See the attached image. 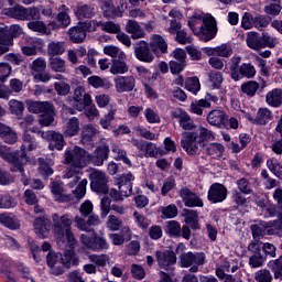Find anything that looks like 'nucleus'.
<instances>
[{
	"instance_id": "2",
	"label": "nucleus",
	"mask_w": 282,
	"mask_h": 282,
	"mask_svg": "<svg viewBox=\"0 0 282 282\" xmlns=\"http://www.w3.org/2000/svg\"><path fill=\"white\" fill-rule=\"evenodd\" d=\"M182 135L181 147L187 155H199L206 142L215 140V132L204 127L198 128L197 131H185Z\"/></svg>"
},
{
	"instance_id": "22",
	"label": "nucleus",
	"mask_w": 282,
	"mask_h": 282,
	"mask_svg": "<svg viewBox=\"0 0 282 282\" xmlns=\"http://www.w3.org/2000/svg\"><path fill=\"white\" fill-rule=\"evenodd\" d=\"M50 218L46 216L37 217L34 219L33 226L40 239H45L50 235Z\"/></svg>"
},
{
	"instance_id": "47",
	"label": "nucleus",
	"mask_w": 282,
	"mask_h": 282,
	"mask_svg": "<svg viewBox=\"0 0 282 282\" xmlns=\"http://www.w3.org/2000/svg\"><path fill=\"white\" fill-rule=\"evenodd\" d=\"M89 261L96 265V268H105L110 261V258L108 254H90L88 257Z\"/></svg>"
},
{
	"instance_id": "7",
	"label": "nucleus",
	"mask_w": 282,
	"mask_h": 282,
	"mask_svg": "<svg viewBox=\"0 0 282 282\" xmlns=\"http://www.w3.org/2000/svg\"><path fill=\"white\" fill-rule=\"evenodd\" d=\"M206 256L204 253L186 252L180 257V263L182 268H189V272H199V265H204Z\"/></svg>"
},
{
	"instance_id": "60",
	"label": "nucleus",
	"mask_w": 282,
	"mask_h": 282,
	"mask_svg": "<svg viewBox=\"0 0 282 282\" xmlns=\"http://www.w3.org/2000/svg\"><path fill=\"white\" fill-rule=\"evenodd\" d=\"M54 89L57 96H67L72 91V86L65 82H55Z\"/></svg>"
},
{
	"instance_id": "44",
	"label": "nucleus",
	"mask_w": 282,
	"mask_h": 282,
	"mask_svg": "<svg viewBox=\"0 0 282 282\" xmlns=\"http://www.w3.org/2000/svg\"><path fill=\"white\" fill-rule=\"evenodd\" d=\"M202 108L210 109V102L208 100L199 99L198 101L191 104L189 111L196 113V116H203L204 110Z\"/></svg>"
},
{
	"instance_id": "58",
	"label": "nucleus",
	"mask_w": 282,
	"mask_h": 282,
	"mask_svg": "<svg viewBox=\"0 0 282 282\" xmlns=\"http://www.w3.org/2000/svg\"><path fill=\"white\" fill-rule=\"evenodd\" d=\"M238 191L243 193V195H252V186H250V181L248 178L242 177L236 182Z\"/></svg>"
},
{
	"instance_id": "45",
	"label": "nucleus",
	"mask_w": 282,
	"mask_h": 282,
	"mask_svg": "<svg viewBox=\"0 0 282 282\" xmlns=\"http://www.w3.org/2000/svg\"><path fill=\"white\" fill-rule=\"evenodd\" d=\"M185 89H187V91H191V94H194V96H197V93L202 89V84L199 83V78L188 77L185 80Z\"/></svg>"
},
{
	"instance_id": "12",
	"label": "nucleus",
	"mask_w": 282,
	"mask_h": 282,
	"mask_svg": "<svg viewBox=\"0 0 282 282\" xmlns=\"http://www.w3.org/2000/svg\"><path fill=\"white\" fill-rule=\"evenodd\" d=\"M41 137L44 140L48 141V149L51 151H63V149L65 148V137H63V134L61 132H56V131H46V132H42Z\"/></svg>"
},
{
	"instance_id": "36",
	"label": "nucleus",
	"mask_w": 282,
	"mask_h": 282,
	"mask_svg": "<svg viewBox=\"0 0 282 282\" xmlns=\"http://www.w3.org/2000/svg\"><path fill=\"white\" fill-rule=\"evenodd\" d=\"M59 12L57 14V21L61 25V28H69L72 25V18L69 17V9L65 6L62 4L59 7Z\"/></svg>"
},
{
	"instance_id": "11",
	"label": "nucleus",
	"mask_w": 282,
	"mask_h": 282,
	"mask_svg": "<svg viewBox=\"0 0 282 282\" xmlns=\"http://www.w3.org/2000/svg\"><path fill=\"white\" fill-rule=\"evenodd\" d=\"M228 197V188L226 185L221 183H214L210 185L208 193H207V199L212 204H221V202H226V198Z\"/></svg>"
},
{
	"instance_id": "52",
	"label": "nucleus",
	"mask_w": 282,
	"mask_h": 282,
	"mask_svg": "<svg viewBox=\"0 0 282 282\" xmlns=\"http://www.w3.org/2000/svg\"><path fill=\"white\" fill-rule=\"evenodd\" d=\"M224 151H226V148L220 143H210L207 147L208 155L214 159L221 158V155H224Z\"/></svg>"
},
{
	"instance_id": "43",
	"label": "nucleus",
	"mask_w": 282,
	"mask_h": 282,
	"mask_svg": "<svg viewBox=\"0 0 282 282\" xmlns=\"http://www.w3.org/2000/svg\"><path fill=\"white\" fill-rule=\"evenodd\" d=\"M238 73L240 78H254L257 76V69L252 66V64H241L238 68Z\"/></svg>"
},
{
	"instance_id": "15",
	"label": "nucleus",
	"mask_w": 282,
	"mask_h": 282,
	"mask_svg": "<svg viewBox=\"0 0 282 282\" xmlns=\"http://www.w3.org/2000/svg\"><path fill=\"white\" fill-rule=\"evenodd\" d=\"M245 118L249 120L251 124L265 126L272 120V111L268 108H260L256 117H252L250 113H245Z\"/></svg>"
},
{
	"instance_id": "13",
	"label": "nucleus",
	"mask_w": 282,
	"mask_h": 282,
	"mask_svg": "<svg viewBox=\"0 0 282 282\" xmlns=\"http://www.w3.org/2000/svg\"><path fill=\"white\" fill-rule=\"evenodd\" d=\"M180 197L187 208H204V200L187 187L181 188Z\"/></svg>"
},
{
	"instance_id": "55",
	"label": "nucleus",
	"mask_w": 282,
	"mask_h": 282,
	"mask_svg": "<svg viewBox=\"0 0 282 282\" xmlns=\"http://www.w3.org/2000/svg\"><path fill=\"white\" fill-rule=\"evenodd\" d=\"M10 14L13 19L26 21L28 8L23 6H15L14 8L10 9Z\"/></svg>"
},
{
	"instance_id": "54",
	"label": "nucleus",
	"mask_w": 282,
	"mask_h": 282,
	"mask_svg": "<svg viewBox=\"0 0 282 282\" xmlns=\"http://www.w3.org/2000/svg\"><path fill=\"white\" fill-rule=\"evenodd\" d=\"M29 30L32 32H39L40 34H52V32L47 31V25L43 21H32L28 23Z\"/></svg>"
},
{
	"instance_id": "17",
	"label": "nucleus",
	"mask_w": 282,
	"mask_h": 282,
	"mask_svg": "<svg viewBox=\"0 0 282 282\" xmlns=\"http://www.w3.org/2000/svg\"><path fill=\"white\" fill-rule=\"evenodd\" d=\"M151 52L149 44L144 41L139 42L134 47V56L142 63H153L154 56Z\"/></svg>"
},
{
	"instance_id": "41",
	"label": "nucleus",
	"mask_w": 282,
	"mask_h": 282,
	"mask_svg": "<svg viewBox=\"0 0 282 282\" xmlns=\"http://www.w3.org/2000/svg\"><path fill=\"white\" fill-rule=\"evenodd\" d=\"M111 151L116 155L115 160L123 162V164H127V166H131V160L127 158V151L120 148V145L113 143L111 145Z\"/></svg>"
},
{
	"instance_id": "34",
	"label": "nucleus",
	"mask_w": 282,
	"mask_h": 282,
	"mask_svg": "<svg viewBox=\"0 0 282 282\" xmlns=\"http://www.w3.org/2000/svg\"><path fill=\"white\" fill-rule=\"evenodd\" d=\"M87 84L94 89H110L111 83L105 78H101L98 75H93L87 78Z\"/></svg>"
},
{
	"instance_id": "30",
	"label": "nucleus",
	"mask_w": 282,
	"mask_h": 282,
	"mask_svg": "<svg viewBox=\"0 0 282 282\" xmlns=\"http://www.w3.org/2000/svg\"><path fill=\"white\" fill-rule=\"evenodd\" d=\"M104 54H106V56H110L112 61H118L119 58L120 61H127V54L124 51H121V48L116 45L110 44L104 46Z\"/></svg>"
},
{
	"instance_id": "4",
	"label": "nucleus",
	"mask_w": 282,
	"mask_h": 282,
	"mask_svg": "<svg viewBox=\"0 0 282 282\" xmlns=\"http://www.w3.org/2000/svg\"><path fill=\"white\" fill-rule=\"evenodd\" d=\"M72 215L69 214H64L62 216L58 214L52 215V228L56 242L61 246L67 241L69 248L74 250L76 248V237L72 231Z\"/></svg>"
},
{
	"instance_id": "19",
	"label": "nucleus",
	"mask_w": 282,
	"mask_h": 282,
	"mask_svg": "<svg viewBox=\"0 0 282 282\" xmlns=\"http://www.w3.org/2000/svg\"><path fill=\"white\" fill-rule=\"evenodd\" d=\"M158 264L163 269L167 270L170 265L176 263L177 257H175V252L171 250L156 251L155 253Z\"/></svg>"
},
{
	"instance_id": "40",
	"label": "nucleus",
	"mask_w": 282,
	"mask_h": 282,
	"mask_svg": "<svg viewBox=\"0 0 282 282\" xmlns=\"http://www.w3.org/2000/svg\"><path fill=\"white\" fill-rule=\"evenodd\" d=\"M50 68L52 72H57L59 74H65L67 67L65 66V59L61 57H51L48 61Z\"/></svg>"
},
{
	"instance_id": "57",
	"label": "nucleus",
	"mask_w": 282,
	"mask_h": 282,
	"mask_svg": "<svg viewBox=\"0 0 282 282\" xmlns=\"http://www.w3.org/2000/svg\"><path fill=\"white\" fill-rule=\"evenodd\" d=\"M62 261L65 264V268H72V265H78V259H76V253H74V250L66 251L64 256H62Z\"/></svg>"
},
{
	"instance_id": "28",
	"label": "nucleus",
	"mask_w": 282,
	"mask_h": 282,
	"mask_svg": "<svg viewBox=\"0 0 282 282\" xmlns=\"http://www.w3.org/2000/svg\"><path fill=\"white\" fill-rule=\"evenodd\" d=\"M126 32L128 34H131V39H144V29L140 26V23H138L134 20H128L126 23Z\"/></svg>"
},
{
	"instance_id": "62",
	"label": "nucleus",
	"mask_w": 282,
	"mask_h": 282,
	"mask_svg": "<svg viewBox=\"0 0 282 282\" xmlns=\"http://www.w3.org/2000/svg\"><path fill=\"white\" fill-rule=\"evenodd\" d=\"M254 280L257 282H272V273L268 269H261L254 273Z\"/></svg>"
},
{
	"instance_id": "56",
	"label": "nucleus",
	"mask_w": 282,
	"mask_h": 282,
	"mask_svg": "<svg viewBox=\"0 0 282 282\" xmlns=\"http://www.w3.org/2000/svg\"><path fill=\"white\" fill-rule=\"evenodd\" d=\"M135 181V176H133V174L131 172H127L121 174L116 183L117 185L120 186H133V182Z\"/></svg>"
},
{
	"instance_id": "49",
	"label": "nucleus",
	"mask_w": 282,
	"mask_h": 282,
	"mask_svg": "<svg viewBox=\"0 0 282 282\" xmlns=\"http://www.w3.org/2000/svg\"><path fill=\"white\" fill-rule=\"evenodd\" d=\"M239 63H241V58L239 56L231 57L229 62L232 80H241V75H239Z\"/></svg>"
},
{
	"instance_id": "29",
	"label": "nucleus",
	"mask_w": 282,
	"mask_h": 282,
	"mask_svg": "<svg viewBox=\"0 0 282 282\" xmlns=\"http://www.w3.org/2000/svg\"><path fill=\"white\" fill-rule=\"evenodd\" d=\"M98 129L94 126H86L82 131V144L84 147H94V138H96Z\"/></svg>"
},
{
	"instance_id": "51",
	"label": "nucleus",
	"mask_w": 282,
	"mask_h": 282,
	"mask_svg": "<svg viewBox=\"0 0 282 282\" xmlns=\"http://www.w3.org/2000/svg\"><path fill=\"white\" fill-rule=\"evenodd\" d=\"M267 166L273 175L282 180V164L275 158H271L267 161Z\"/></svg>"
},
{
	"instance_id": "3",
	"label": "nucleus",
	"mask_w": 282,
	"mask_h": 282,
	"mask_svg": "<svg viewBox=\"0 0 282 282\" xmlns=\"http://www.w3.org/2000/svg\"><path fill=\"white\" fill-rule=\"evenodd\" d=\"M188 28L195 36H198L204 43L213 41L217 36V20L212 14H193L187 21Z\"/></svg>"
},
{
	"instance_id": "26",
	"label": "nucleus",
	"mask_w": 282,
	"mask_h": 282,
	"mask_svg": "<svg viewBox=\"0 0 282 282\" xmlns=\"http://www.w3.org/2000/svg\"><path fill=\"white\" fill-rule=\"evenodd\" d=\"M68 39L72 43H83L87 39V33L83 28V24L78 23L76 26L70 28L67 31Z\"/></svg>"
},
{
	"instance_id": "18",
	"label": "nucleus",
	"mask_w": 282,
	"mask_h": 282,
	"mask_svg": "<svg viewBox=\"0 0 282 282\" xmlns=\"http://www.w3.org/2000/svg\"><path fill=\"white\" fill-rule=\"evenodd\" d=\"M149 47L153 54L160 56V54H166L169 51V44H166V40L162 37V35L154 34L150 39Z\"/></svg>"
},
{
	"instance_id": "59",
	"label": "nucleus",
	"mask_w": 282,
	"mask_h": 282,
	"mask_svg": "<svg viewBox=\"0 0 282 282\" xmlns=\"http://www.w3.org/2000/svg\"><path fill=\"white\" fill-rule=\"evenodd\" d=\"M133 131L140 138L144 140H155V133L151 132L149 129L144 128L143 126H137L133 128Z\"/></svg>"
},
{
	"instance_id": "8",
	"label": "nucleus",
	"mask_w": 282,
	"mask_h": 282,
	"mask_svg": "<svg viewBox=\"0 0 282 282\" xmlns=\"http://www.w3.org/2000/svg\"><path fill=\"white\" fill-rule=\"evenodd\" d=\"M79 241L85 246V248H88V250H93L94 252H100V250H109V242H107V239L100 236L89 237L85 234H82Z\"/></svg>"
},
{
	"instance_id": "33",
	"label": "nucleus",
	"mask_w": 282,
	"mask_h": 282,
	"mask_svg": "<svg viewBox=\"0 0 282 282\" xmlns=\"http://www.w3.org/2000/svg\"><path fill=\"white\" fill-rule=\"evenodd\" d=\"M183 216L185 218L186 224L191 226L194 230L199 228V214L195 209H184Z\"/></svg>"
},
{
	"instance_id": "61",
	"label": "nucleus",
	"mask_w": 282,
	"mask_h": 282,
	"mask_svg": "<svg viewBox=\"0 0 282 282\" xmlns=\"http://www.w3.org/2000/svg\"><path fill=\"white\" fill-rule=\"evenodd\" d=\"M116 109L109 110L108 113L100 119V127H102L104 129H109V127H111V122H113V120L116 119Z\"/></svg>"
},
{
	"instance_id": "63",
	"label": "nucleus",
	"mask_w": 282,
	"mask_h": 282,
	"mask_svg": "<svg viewBox=\"0 0 282 282\" xmlns=\"http://www.w3.org/2000/svg\"><path fill=\"white\" fill-rule=\"evenodd\" d=\"M209 83L215 89H219L224 83V75L220 72H210L209 73Z\"/></svg>"
},
{
	"instance_id": "38",
	"label": "nucleus",
	"mask_w": 282,
	"mask_h": 282,
	"mask_svg": "<svg viewBox=\"0 0 282 282\" xmlns=\"http://www.w3.org/2000/svg\"><path fill=\"white\" fill-rule=\"evenodd\" d=\"M0 138L7 144H14V142H17V140H19V137L17 135V132H14V130H12L8 126H4V128L1 129Z\"/></svg>"
},
{
	"instance_id": "50",
	"label": "nucleus",
	"mask_w": 282,
	"mask_h": 282,
	"mask_svg": "<svg viewBox=\"0 0 282 282\" xmlns=\"http://www.w3.org/2000/svg\"><path fill=\"white\" fill-rule=\"evenodd\" d=\"M275 131L280 133V139L271 145V149L276 155H282V115L280 117V120L278 121Z\"/></svg>"
},
{
	"instance_id": "24",
	"label": "nucleus",
	"mask_w": 282,
	"mask_h": 282,
	"mask_svg": "<svg viewBox=\"0 0 282 282\" xmlns=\"http://www.w3.org/2000/svg\"><path fill=\"white\" fill-rule=\"evenodd\" d=\"M109 145L107 143L97 147L95 155L93 158V164L95 166H102L105 161L109 159Z\"/></svg>"
},
{
	"instance_id": "27",
	"label": "nucleus",
	"mask_w": 282,
	"mask_h": 282,
	"mask_svg": "<svg viewBox=\"0 0 282 282\" xmlns=\"http://www.w3.org/2000/svg\"><path fill=\"white\" fill-rule=\"evenodd\" d=\"M265 102L269 107H274L275 109L282 105V89L273 88L265 95Z\"/></svg>"
},
{
	"instance_id": "31",
	"label": "nucleus",
	"mask_w": 282,
	"mask_h": 282,
	"mask_svg": "<svg viewBox=\"0 0 282 282\" xmlns=\"http://www.w3.org/2000/svg\"><path fill=\"white\" fill-rule=\"evenodd\" d=\"M80 131V121L76 117H72L64 129V135L68 138H74V135H78Z\"/></svg>"
},
{
	"instance_id": "35",
	"label": "nucleus",
	"mask_w": 282,
	"mask_h": 282,
	"mask_svg": "<svg viewBox=\"0 0 282 282\" xmlns=\"http://www.w3.org/2000/svg\"><path fill=\"white\" fill-rule=\"evenodd\" d=\"M127 59H112V64L110 66V74L113 76H118V74H127L129 72V65H127Z\"/></svg>"
},
{
	"instance_id": "5",
	"label": "nucleus",
	"mask_w": 282,
	"mask_h": 282,
	"mask_svg": "<svg viewBox=\"0 0 282 282\" xmlns=\"http://www.w3.org/2000/svg\"><path fill=\"white\" fill-rule=\"evenodd\" d=\"M28 110L31 113H43L40 119V124L42 127H50L54 123V117L56 111L54 110V104L50 101H28Z\"/></svg>"
},
{
	"instance_id": "46",
	"label": "nucleus",
	"mask_w": 282,
	"mask_h": 282,
	"mask_svg": "<svg viewBox=\"0 0 282 282\" xmlns=\"http://www.w3.org/2000/svg\"><path fill=\"white\" fill-rule=\"evenodd\" d=\"M165 231L171 237H180L182 235V226H180L177 220H169L165 223Z\"/></svg>"
},
{
	"instance_id": "23",
	"label": "nucleus",
	"mask_w": 282,
	"mask_h": 282,
	"mask_svg": "<svg viewBox=\"0 0 282 282\" xmlns=\"http://www.w3.org/2000/svg\"><path fill=\"white\" fill-rule=\"evenodd\" d=\"M207 122L208 124H212V127L220 128L221 124H226V122H228V116H226V112H224V110L215 109L208 113Z\"/></svg>"
},
{
	"instance_id": "37",
	"label": "nucleus",
	"mask_w": 282,
	"mask_h": 282,
	"mask_svg": "<svg viewBox=\"0 0 282 282\" xmlns=\"http://www.w3.org/2000/svg\"><path fill=\"white\" fill-rule=\"evenodd\" d=\"M48 56H63L65 54V42H51L47 45Z\"/></svg>"
},
{
	"instance_id": "1",
	"label": "nucleus",
	"mask_w": 282,
	"mask_h": 282,
	"mask_svg": "<svg viewBox=\"0 0 282 282\" xmlns=\"http://www.w3.org/2000/svg\"><path fill=\"white\" fill-rule=\"evenodd\" d=\"M22 140L23 143L21 145V150L15 153H12L9 147L0 145V158L11 164V171L13 173L19 171L21 175H25V170L23 169V162H28V154L25 151H34L36 140L28 132L23 134Z\"/></svg>"
},
{
	"instance_id": "10",
	"label": "nucleus",
	"mask_w": 282,
	"mask_h": 282,
	"mask_svg": "<svg viewBox=\"0 0 282 282\" xmlns=\"http://www.w3.org/2000/svg\"><path fill=\"white\" fill-rule=\"evenodd\" d=\"M94 102L91 99V95L88 94L83 86H78L75 88L73 94V106L77 109V111H85L89 105Z\"/></svg>"
},
{
	"instance_id": "14",
	"label": "nucleus",
	"mask_w": 282,
	"mask_h": 282,
	"mask_svg": "<svg viewBox=\"0 0 282 282\" xmlns=\"http://www.w3.org/2000/svg\"><path fill=\"white\" fill-rule=\"evenodd\" d=\"M115 87L117 94H126L135 89V77L133 76H117L115 78Z\"/></svg>"
},
{
	"instance_id": "32",
	"label": "nucleus",
	"mask_w": 282,
	"mask_h": 282,
	"mask_svg": "<svg viewBox=\"0 0 282 282\" xmlns=\"http://www.w3.org/2000/svg\"><path fill=\"white\" fill-rule=\"evenodd\" d=\"M0 224L10 230H19L21 228L19 219L8 213L0 214Z\"/></svg>"
},
{
	"instance_id": "6",
	"label": "nucleus",
	"mask_w": 282,
	"mask_h": 282,
	"mask_svg": "<svg viewBox=\"0 0 282 282\" xmlns=\"http://www.w3.org/2000/svg\"><path fill=\"white\" fill-rule=\"evenodd\" d=\"M64 158L65 164L77 166V169H85L91 160V155L78 145H75L72 150H66Z\"/></svg>"
},
{
	"instance_id": "16",
	"label": "nucleus",
	"mask_w": 282,
	"mask_h": 282,
	"mask_svg": "<svg viewBox=\"0 0 282 282\" xmlns=\"http://www.w3.org/2000/svg\"><path fill=\"white\" fill-rule=\"evenodd\" d=\"M172 118L178 120L180 127L184 129V131H193L195 129V121L191 118V115L186 112V110L176 109L172 112Z\"/></svg>"
},
{
	"instance_id": "48",
	"label": "nucleus",
	"mask_w": 282,
	"mask_h": 282,
	"mask_svg": "<svg viewBox=\"0 0 282 282\" xmlns=\"http://www.w3.org/2000/svg\"><path fill=\"white\" fill-rule=\"evenodd\" d=\"M241 91L242 94H246L247 96H250V98H252L253 96H256L257 91H259V83L254 80L243 83L241 85Z\"/></svg>"
},
{
	"instance_id": "21",
	"label": "nucleus",
	"mask_w": 282,
	"mask_h": 282,
	"mask_svg": "<svg viewBox=\"0 0 282 282\" xmlns=\"http://www.w3.org/2000/svg\"><path fill=\"white\" fill-rule=\"evenodd\" d=\"M51 193L55 199V202H69L72 200V195L67 194L65 187H63V183H58L53 181L50 184Z\"/></svg>"
},
{
	"instance_id": "9",
	"label": "nucleus",
	"mask_w": 282,
	"mask_h": 282,
	"mask_svg": "<svg viewBox=\"0 0 282 282\" xmlns=\"http://www.w3.org/2000/svg\"><path fill=\"white\" fill-rule=\"evenodd\" d=\"M89 177L91 191L95 193H102L104 195L109 193V187L107 186V174H105V172L93 170Z\"/></svg>"
},
{
	"instance_id": "25",
	"label": "nucleus",
	"mask_w": 282,
	"mask_h": 282,
	"mask_svg": "<svg viewBox=\"0 0 282 282\" xmlns=\"http://www.w3.org/2000/svg\"><path fill=\"white\" fill-rule=\"evenodd\" d=\"M77 19H93L96 15V8L91 4L78 3L74 10Z\"/></svg>"
},
{
	"instance_id": "64",
	"label": "nucleus",
	"mask_w": 282,
	"mask_h": 282,
	"mask_svg": "<svg viewBox=\"0 0 282 282\" xmlns=\"http://www.w3.org/2000/svg\"><path fill=\"white\" fill-rule=\"evenodd\" d=\"M17 200L12 196L0 195V208H14Z\"/></svg>"
},
{
	"instance_id": "53",
	"label": "nucleus",
	"mask_w": 282,
	"mask_h": 282,
	"mask_svg": "<svg viewBox=\"0 0 282 282\" xmlns=\"http://www.w3.org/2000/svg\"><path fill=\"white\" fill-rule=\"evenodd\" d=\"M269 267L274 274V279L282 281V256L273 261H270Z\"/></svg>"
},
{
	"instance_id": "42",
	"label": "nucleus",
	"mask_w": 282,
	"mask_h": 282,
	"mask_svg": "<svg viewBox=\"0 0 282 282\" xmlns=\"http://www.w3.org/2000/svg\"><path fill=\"white\" fill-rule=\"evenodd\" d=\"M106 227L108 230H111V232H118V230L122 228V218L116 215H109L106 221Z\"/></svg>"
},
{
	"instance_id": "39",
	"label": "nucleus",
	"mask_w": 282,
	"mask_h": 282,
	"mask_svg": "<svg viewBox=\"0 0 282 282\" xmlns=\"http://www.w3.org/2000/svg\"><path fill=\"white\" fill-rule=\"evenodd\" d=\"M247 45L250 47V50H254L256 52L259 50H263V43L261 41V37L257 35L254 32H250L247 35Z\"/></svg>"
},
{
	"instance_id": "20",
	"label": "nucleus",
	"mask_w": 282,
	"mask_h": 282,
	"mask_svg": "<svg viewBox=\"0 0 282 282\" xmlns=\"http://www.w3.org/2000/svg\"><path fill=\"white\" fill-rule=\"evenodd\" d=\"M83 167H78L76 165H69L63 174V178L64 180H68V186L70 188H74V186H76L78 184V182H80V177L83 175Z\"/></svg>"
}]
</instances>
